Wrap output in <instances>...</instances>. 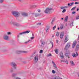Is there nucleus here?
Here are the masks:
<instances>
[{
  "instance_id": "obj_32",
  "label": "nucleus",
  "mask_w": 79,
  "mask_h": 79,
  "mask_svg": "<svg viewBox=\"0 0 79 79\" xmlns=\"http://www.w3.org/2000/svg\"><path fill=\"white\" fill-rule=\"evenodd\" d=\"M52 72L53 74H55L56 73V72L54 70H52Z\"/></svg>"
},
{
  "instance_id": "obj_19",
  "label": "nucleus",
  "mask_w": 79,
  "mask_h": 79,
  "mask_svg": "<svg viewBox=\"0 0 79 79\" xmlns=\"http://www.w3.org/2000/svg\"><path fill=\"white\" fill-rule=\"evenodd\" d=\"M74 4V2H72L71 3H68V6H71L72 5H73Z\"/></svg>"
},
{
  "instance_id": "obj_45",
  "label": "nucleus",
  "mask_w": 79,
  "mask_h": 79,
  "mask_svg": "<svg viewBox=\"0 0 79 79\" xmlns=\"http://www.w3.org/2000/svg\"><path fill=\"white\" fill-rule=\"evenodd\" d=\"M79 19V15L77 16L76 18V19Z\"/></svg>"
},
{
  "instance_id": "obj_22",
  "label": "nucleus",
  "mask_w": 79,
  "mask_h": 79,
  "mask_svg": "<svg viewBox=\"0 0 79 79\" xmlns=\"http://www.w3.org/2000/svg\"><path fill=\"white\" fill-rule=\"evenodd\" d=\"M39 14L38 13H36L35 14V17H37V16H39Z\"/></svg>"
},
{
  "instance_id": "obj_2",
  "label": "nucleus",
  "mask_w": 79,
  "mask_h": 79,
  "mask_svg": "<svg viewBox=\"0 0 79 79\" xmlns=\"http://www.w3.org/2000/svg\"><path fill=\"white\" fill-rule=\"evenodd\" d=\"M52 10V8L48 7L44 10V13L46 14L50 13V12H51Z\"/></svg>"
},
{
  "instance_id": "obj_49",
  "label": "nucleus",
  "mask_w": 79,
  "mask_h": 79,
  "mask_svg": "<svg viewBox=\"0 0 79 79\" xmlns=\"http://www.w3.org/2000/svg\"><path fill=\"white\" fill-rule=\"evenodd\" d=\"M31 39L32 40L33 39H34V37H31Z\"/></svg>"
},
{
  "instance_id": "obj_28",
  "label": "nucleus",
  "mask_w": 79,
  "mask_h": 79,
  "mask_svg": "<svg viewBox=\"0 0 79 79\" xmlns=\"http://www.w3.org/2000/svg\"><path fill=\"white\" fill-rule=\"evenodd\" d=\"M50 43H51L52 45V48H53V43L52 41H50Z\"/></svg>"
},
{
  "instance_id": "obj_17",
  "label": "nucleus",
  "mask_w": 79,
  "mask_h": 79,
  "mask_svg": "<svg viewBox=\"0 0 79 79\" xmlns=\"http://www.w3.org/2000/svg\"><path fill=\"white\" fill-rule=\"evenodd\" d=\"M54 51L56 53V54H58V49L57 48L55 49L54 50Z\"/></svg>"
},
{
  "instance_id": "obj_30",
  "label": "nucleus",
  "mask_w": 79,
  "mask_h": 79,
  "mask_svg": "<svg viewBox=\"0 0 79 79\" xmlns=\"http://www.w3.org/2000/svg\"><path fill=\"white\" fill-rule=\"evenodd\" d=\"M54 69H56V70H57L58 69V68H57V66L56 65V66H54Z\"/></svg>"
},
{
  "instance_id": "obj_63",
  "label": "nucleus",
  "mask_w": 79,
  "mask_h": 79,
  "mask_svg": "<svg viewBox=\"0 0 79 79\" xmlns=\"http://www.w3.org/2000/svg\"><path fill=\"white\" fill-rule=\"evenodd\" d=\"M71 1H74V0H71Z\"/></svg>"
},
{
  "instance_id": "obj_3",
  "label": "nucleus",
  "mask_w": 79,
  "mask_h": 79,
  "mask_svg": "<svg viewBox=\"0 0 79 79\" xmlns=\"http://www.w3.org/2000/svg\"><path fill=\"white\" fill-rule=\"evenodd\" d=\"M27 52L26 51H17L16 52V54H20V53H26Z\"/></svg>"
},
{
  "instance_id": "obj_4",
  "label": "nucleus",
  "mask_w": 79,
  "mask_h": 79,
  "mask_svg": "<svg viewBox=\"0 0 79 79\" xmlns=\"http://www.w3.org/2000/svg\"><path fill=\"white\" fill-rule=\"evenodd\" d=\"M69 47H70V43H67V45H66L64 49L66 50V51H67V50L69 48Z\"/></svg>"
},
{
  "instance_id": "obj_1",
  "label": "nucleus",
  "mask_w": 79,
  "mask_h": 79,
  "mask_svg": "<svg viewBox=\"0 0 79 79\" xmlns=\"http://www.w3.org/2000/svg\"><path fill=\"white\" fill-rule=\"evenodd\" d=\"M12 13L13 15L16 18H18L20 16V13L17 11H13L12 12Z\"/></svg>"
},
{
  "instance_id": "obj_20",
  "label": "nucleus",
  "mask_w": 79,
  "mask_h": 79,
  "mask_svg": "<svg viewBox=\"0 0 79 79\" xmlns=\"http://www.w3.org/2000/svg\"><path fill=\"white\" fill-rule=\"evenodd\" d=\"M68 37L66 36H65V38L64 40V42L66 43V42H67L68 41Z\"/></svg>"
},
{
  "instance_id": "obj_31",
  "label": "nucleus",
  "mask_w": 79,
  "mask_h": 79,
  "mask_svg": "<svg viewBox=\"0 0 79 79\" xmlns=\"http://www.w3.org/2000/svg\"><path fill=\"white\" fill-rule=\"evenodd\" d=\"M24 34V32H22V33H20L19 34V35H23V34Z\"/></svg>"
},
{
  "instance_id": "obj_64",
  "label": "nucleus",
  "mask_w": 79,
  "mask_h": 79,
  "mask_svg": "<svg viewBox=\"0 0 79 79\" xmlns=\"http://www.w3.org/2000/svg\"><path fill=\"white\" fill-rule=\"evenodd\" d=\"M58 79H61V78H58Z\"/></svg>"
},
{
  "instance_id": "obj_48",
  "label": "nucleus",
  "mask_w": 79,
  "mask_h": 79,
  "mask_svg": "<svg viewBox=\"0 0 79 79\" xmlns=\"http://www.w3.org/2000/svg\"><path fill=\"white\" fill-rule=\"evenodd\" d=\"M3 2V0H0V3H2Z\"/></svg>"
},
{
  "instance_id": "obj_52",
  "label": "nucleus",
  "mask_w": 79,
  "mask_h": 79,
  "mask_svg": "<svg viewBox=\"0 0 79 79\" xmlns=\"http://www.w3.org/2000/svg\"><path fill=\"white\" fill-rule=\"evenodd\" d=\"M41 25V23H38L37 24V25H38V26H40V25Z\"/></svg>"
},
{
  "instance_id": "obj_40",
  "label": "nucleus",
  "mask_w": 79,
  "mask_h": 79,
  "mask_svg": "<svg viewBox=\"0 0 79 79\" xmlns=\"http://www.w3.org/2000/svg\"><path fill=\"white\" fill-rule=\"evenodd\" d=\"M69 8V7H68V6H64V8Z\"/></svg>"
},
{
  "instance_id": "obj_29",
  "label": "nucleus",
  "mask_w": 79,
  "mask_h": 79,
  "mask_svg": "<svg viewBox=\"0 0 79 79\" xmlns=\"http://www.w3.org/2000/svg\"><path fill=\"white\" fill-rule=\"evenodd\" d=\"M30 40H28L25 43V44H27V43H28V42H30Z\"/></svg>"
},
{
  "instance_id": "obj_10",
  "label": "nucleus",
  "mask_w": 79,
  "mask_h": 79,
  "mask_svg": "<svg viewBox=\"0 0 79 79\" xmlns=\"http://www.w3.org/2000/svg\"><path fill=\"white\" fill-rule=\"evenodd\" d=\"M13 25L14 26H16L17 27H19L20 26V25L17 23H16V22H14L13 23Z\"/></svg>"
},
{
  "instance_id": "obj_43",
  "label": "nucleus",
  "mask_w": 79,
  "mask_h": 79,
  "mask_svg": "<svg viewBox=\"0 0 79 79\" xmlns=\"http://www.w3.org/2000/svg\"><path fill=\"white\" fill-rule=\"evenodd\" d=\"M43 52V50H40V53H42Z\"/></svg>"
},
{
  "instance_id": "obj_27",
  "label": "nucleus",
  "mask_w": 79,
  "mask_h": 79,
  "mask_svg": "<svg viewBox=\"0 0 79 79\" xmlns=\"http://www.w3.org/2000/svg\"><path fill=\"white\" fill-rule=\"evenodd\" d=\"M44 42H41V46L42 47L43 46H44Z\"/></svg>"
},
{
  "instance_id": "obj_35",
  "label": "nucleus",
  "mask_w": 79,
  "mask_h": 79,
  "mask_svg": "<svg viewBox=\"0 0 79 79\" xmlns=\"http://www.w3.org/2000/svg\"><path fill=\"white\" fill-rule=\"evenodd\" d=\"M76 7L75 6V7H73L71 10V11H73V10H74L76 8Z\"/></svg>"
},
{
  "instance_id": "obj_26",
  "label": "nucleus",
  "mask_w": 79,
  "mask_h": 79,
  "mask_svg": "<svg viewBox=\"0 0 79 79\" xmlns=\"http://www.w3.org/2000/svg\"><path fill=\"white\" fill-rule=\"evenodd\" d=\"M52 63L54 65L53 67L56 66V64H55V62H54L53 61H52Z\"/></svg>"
},
{
  "instance_id": "obj_8",
  "label": "nucleus",
  "mask_w": 79,
  "mask_h": 79,
  "mask_svg": "<svg viewBox=\"0 0 79 79\" xmlns=\"http://www.w3.org/2000/svg\"><path fill=\"white\" fill-rule=\"evenodd\" d=\"M64 32H62L61 33L60 35V39H63V36H64Z\"/></svg>"
},
{
  "instance_id": "obj_36",
  "label": "nucleus",
  "mask_w": 79,
  "mask_h": 79,
  "mask_svg": "<svg viewBox=\"0 0 79 79\" xmlns=\"http://www.w3.org/2000/svg\"><path fill=\"white\" fill-rule=\"evenodd\" d=\"M7 35H10L11 34V32H8L7 33Z\"/></svg>"
},
{
  "instance_id": "obj_13",
  "label": "nucleus",
  "mask_w": 79,
  "mask_h": 79,
  "mask_svg": "<svg viewBox=\"0 0 79 79\" xmlns=\"http://www.w3.org/2000/svg\"><path fill=\"white\" fill-rule=\"evenodd\" d=\"M34 59L35 61H38V56H36L34 58Z\"/></svg>"
},
{
  "instance_id": "obj_24",
  "label": "nucleus",
  "mask_w": 79,
  "mask_h": 79,
  "mask_svg": "<svg viewBox=\"0 0 79 79\" xmlns=\"http://www.w3.org/2000/svg\"><path fill=\"white\" fill-rule=\"evenodd\" d=\"M56 35L57 37H59V35H60V33H59V32H57L56 33Z\"/></svg>"
},
{
  "instance_id": "obj_56",
  "label": "nucleus",
  "mask_w": 79,
  "mask_h": 79,
  "mask_svg": "<svg viewBox=\"0 0 79 79\" xmlns=\"http://www.w3.org/2000/svg\"><path fill=\"white\" fill-rule=\"evenodd\" d=\"M23 63H26V61H23Z\"/></svg>"
},
{
  "instance_id": "obj_11",
  "label": "nucleus",
  "mask_w": 79,
  "mask_h": 79,
  "mask_svg": "<svg viewBox=\"0 0 79 79\" xmlns=\"http://www.w3.org/2000/svg\"><path fill=\"white\" fill-rule=\"evenodd\" d=\"M3 39L4 40H8L9 39L8 36L6 35H4Z\"/></svg>"
},
{
  "instance_id": "obj_7",
  "label": "nucleus",
  "mask_w": 79,
  "mask_h": 79,
  "mask_svg": "<svg viewBox=\"0 0 79 79\" xmlns=\"http://www.w3.org/2000/svg\"><path fill=\"white\" fill-rule=\"evenodd\" d=\"M59 56H60L61 59H64V56H63V53L62 52H61L59 54Z\"/></svg>"
},
{
  "instance_id": "obj_25",
  "label": "nucleus",
  "mask_w": 79,
  "mask_h": 79,
  "mask_svg": "<svg viewBox=\"0 0 79 79\" xmlns=\"http://www.w3.org/2000/svg\"><path fill=\"white\" fill-rule=\"evenodd\" d=\"M54 21H55L54 19H52V21L51 22V24L53 25V22H54Z\"/></svg>"
},
{
  "instance_id": "obj_6",
  "label": "nucleus",
  "mask_w": 79,
  "mask_h": 79,
  "mask_svg": "<svg viewBox=\"0 0 79 79\" xmlns=\"http://www.w3.org/2000/svg\"><path fill=\"white\" fill-rule=\"evenodd\" d=\"M77 44V41H76V40H75L73 42L72 45V47L73 48H74V47H75V46H76V45Z\"/></svg>"
},
{
  "instance_id": "obj_15",
  "label": "nucleus",
  "mask_w": 79,
  "mask_h": 79,
  "mask_svg": "<svg viewBox=\"0 0 79 79\" xmlns=\"http://www.w3.org/2000/svg\"><path fill=\"white\" fill-rule=\"evenodd\" d=\"M35 6H36L35 5H31L30 6V8H34V7H35Z\"/></svg>"
},
{
  "instance_id": "obj_55",
  "label": "nucleus",
  "mask_w": 79,
  "mask_h": 79,
  "mask_svg": "<svg viewBox=\"0 0 79 79\" xmlns=\"http://www.w3.org/2000/svg\"><path fill=\"white\" fill-rule=\"evenodd\" d=\"M38 12H40V10H38Z\"/></svg>"
},
{
  "instance_id": "obj_33",
  "label": "nucleus",
  "mask_w": 79,
  "mask_h": 79,
  "mask_svg": "<svg viewBox=\"0 0 79 79\" xmlns=\"http://www.w3.org/2000/svg\"><path fill=\"white\" fill-rule=\"evenodd\" d=\"M65 60H61L60 61L61 62H62V63H64V62H65Z\"/></svg>"
},
{
  "instance_id": "obj_14",
  "label": "nucleus",
  "mask_w": 79,
  "mask_h": 79,
  "mask_svg": "<svg viewBox=\"0 0 79 79\" xmlns=\"http://www.w3.org/2000/svg\"><path fill=\"white\" fill-rule=\"evenodd\" d=\"M22 15L23 16H27L28 14L27 13H23L22 14Z\"/></svg>"
},
{
  "instance_id": "obj_12",
  "label": "nucleus",
  "mask_w": 79,
  "mask_h": 79,
  "mask_svg": "<svg viewBox=\"0 0 79 79\" xmlns=\"http://www.w3.org/2000/svg\"><path fill=\"white\" fill-rule=\"evenodd\" d=\"M65 55L66 56H69V51H66L65 54Z\"/></svg>"
},
{
  "instance_id": "obj_38",
  "label": "nucleus",
  "mask_w": 79,
  "mask_h": 79,
  "mask_svg": "<svg viewBox=\"0 0 79 79\" xmlns=\"http://www.w3.org/2000/svg\"><path fill=\"white\" fill-rule=\"evenodd\" d=\"M16 75V74H15V73H13L12 74L13 77H15V76Z\"/></svg>"
},
{
  "instance_id": "obj_51",
  "label": "nucleus",
  "mask_w": 79,
  "mask_h": 79,
  "mask_svg": "<svg viewBox=\"0 0 79 79\" xmlns=\"http://www.w3.org/2000/svg\"><path fill=\"white\" fill-rule=\"evenodd\" d=\"M48 28H47V29H46V32H48Z\"/></svg>"
},
{
  "instance_id": "obj_9",
  "label": "nucleus",
  "mask_w": 79,
  "mask_h": 79,
  "mask_svg": "<svg viewBox=\"0 0 79 79\" xmlns=\"http://www.w3.org/2000/svg\"><path fill=\"white\" fill-rule=\"evenodd\" d=\"M76 54H75V53H73L72 54V56H73V57H76L77 56H79V55L78 54V53H77V52H76Z\"/></svg>"
},
{
  "instance_id": "obj_23",
  "label": "nucleus",
  "mask_w": 79,
  "mask_h": 79,
  "mask_svg": "<svg viewBox=\"0 0 79 79\" xmlns=\"http://www.w3.org/2000/svg\"><path fill=\"white\" fill-rule=\"evenodd\" d=\"M29 32H30V31H26L24 32V34H25V33L28 34V33H29Z\"/></svg>"
},
{
  "instance_id": "obj_34",
  "label": "nucleus",
  "mask_w": 79,
  "mask_h": 79,
  "mask_svg": "<svg viewBox=\"0 0 79 79\" xmlns=\"http://www.w3.org/2000/svg\"><path fill=\"white\" fill-rule=\"evenodd\" d=\"M56 27V25H55L53 28V30H55Z\"/></svg>"
},
{
  "instance_id": "obj_46",
  "label": "nucleus",
  "mask_w": 79,
  "mask_h": 79,
  "mask_svg": "<svg viewBox=\"0 0 79 79\" xmlns=\"http://www.w3.org/2000/svg\"><path fill=\"white\" fill-rule=\"evenodd\" d=\"M13 71V69H11L10 70V72H11V73H12Z\"/></svg>"
},
{
  "instance_id": "obj_37",
  "label": "nucleus",
  "mask_w": 79,
  "mask_h": 79,
  "mask_svg": "<svg viewBox=\"0 0 79 79\" xmlns=\"http://www.w3.org/2000/svg\"><path fill=\"white\" fill-rule=\"evenodd\" d=\"M70 26H73V22H72L71 23L70 25Z\"/></svg>"
},
{
  "instance_id": "obj_21",
  "label": "nucleus",
  "mask_w": 79,
  "mask_h": 79,
  "mask_svg": "<svg viewBox=\"0 0 79 79\" xmlns=\"http://www.w3.org/2000/svg\"><path fill=\"white\" fill-rule=\"evenodd\" d=\"M68 19V16H66L65 19V22H67V21Z\"/></svg>"
},
{
  "instance_id": "obj_47",
  "label": "nucleus",
  "mask_w": 79,
  "mask_h": 79,
  "mask_svg": "<svg viewBox=\"0 0 79 79\" xmlns=\"http://www.w3.org/2000/svg\"><path fill=\"white\" fill-rule=\"evenodd\" d=\"M53 79H58V78L56 77H54Z\"/></svg>"
},
{
  "instance_id": "obj_18",
  "label": "nucleus",
  "mask_w": 79,
  "mask_h": 79,
  "mask_svg": "<svg viewBox=\"0 0 79 79\" xmlns=\"http://www.w3.org/2000/svg\"><path fill=\"white\" fill-rule=\"evenodd\" d=\"M70 64L72 66H74L75 65L74 63V62L73 61H70Z\"/></svg>"
},
{
  "instance_id": "obj_58",
  "label": "nucleus",
  "mask_w": 79,
  "mask_h": 79,
  "mask_svg": "<svg viewBox=\"0 0 79 79\" xmlns=\"http://www.w3.org/2000/svg\"><path fill=\"white\" fill-rule=\"evenodd\" d=\"M56 43H58V40H56Z\"/></svg>"
},
{
  "instance_id": "obj_5",
  "label": "nucleus",
  "mask_w": 79,
  "mask_h": 79,
  "mask_svg": "<svg viewBox=\"0 0 79 79\" xmlns=\"http://www.w3.org/2000/svg\"><path fill=\"white\" fill-rule=\"evenodd\" d=\"M10 65L12 66H13L14 67V69H16V64L14 62H11L10 63Z\"/></svg>"
},
{
  "instance_id": "obj_16",
  "label": "nucleus",
  "mask_w": 79,
  "mask_h": 79,
  "mask_svg": "<svg viewBox=\"0 0 79 79\" xmlns=\"http://www.w3.org/2000/svg\"><path fill=\"white\" fill-rule=\"evenodd\" d=\"M79 45L77 44L76 46V48L75 49L76 51H77V50H79Z\"/></svg>"
},
{
  "instance_id": "obj_39",
  "label": "nucleus",
  "mask_w": 79,
  "mask_h": 79,
  "mask_svg": "<svg viewBox=\"0 0 79 79\" xmlns=\"http://www.w3.org/2000/svg\"><path fill=\"white\" fill-rule=\"evenodd\" d=\"M66 12V9H64L62 11V13H65Z\"/></svg>"
},
{
  "instance_id": "obj_54",
  "label": "nucleus",
  "mask_w": 79,
  "mask_h": 79,
  "mask_svg": "<svg viewBox=\"0 0 79 79\" xmlns=\"http://www.w3.org/2000/svg\"><path fill=\"white\" fill-rule=\"evenodd\" d=\"M72 14H75V13H76V12L75 11H73L72 12Z\"/></svg>"
},
{
  "instance_id": "obj_61",
  "label": "nucleus",
  "mask_w": 79,
  "mask_h": 79,
  "mask_svg": "<svg viewBox=\"0 0 79 79\" xmlns=\"http://www.w3.org/2000/svg\"><path fill=\"white\" fill-rule=\"evenodd\" d=\"M58 30H59V29H60V28L59 27H58L57 28Z\"/></svg>"
},
{
  "instance_id": "obj_57",
  "label": "nucleus",
  "mask_w": 79,
  "mask_h": 79,
  "mask_svg": "<svg viewBox=\"0 0 79 79\" xmlns=\"http://www.w3.org/2000/svg\"><path fill=\"white\" fill-rule=\"evenodd\" d=\"M16 79H21V78L18 77L16 78Z\"/></svg>"
},
{
  "instance_id": "obj_60",
  "label": "nucleus",
  "mask_w": 79,
  "mask_h": 79,
  "mask_svg": "<svg viewBox=\"0 0 79 79\" xmlns=\"http://www.w3.org/2000/svg\"><path fill=\"white\" fill-rule=\"evenodd\" d=\"M61 19H62V20H63V19H63V18H62Z\"/></svg>"
},
{
  "instance_id": "obj_59",
  "label": "nucleus",
  "mask_w": 79,
  "mask_h": 79,
  "mask_svg": "<svg viewBox=\"0 0 79 79\" xmlns=\"http://www.w3.org/2000/svg\"><path fill=\"white\" fill-rule=\"evenodd\" d=\"M77 11H79V8H77Z\"/></svg>"
},
{
  "instance_id": "obj_42",
  "label": "nucleus",
  "mask_w": 79,
  "mask_h": 79,
  "mask_svg": "<svg viewBox=\"0 0 79 79\" xmlns=\"http://www.w3.org/2000/svg\"><path fill=\"white\" fill-rule=\"evenodd\" d=\"M65 62L66 63V64H68V60H65Z\"/></svg>"
},
{
  "instance_id": "obj_62",
  "label": "nucleus",
  "mask_w": 79,
  "mask_h": 79,
  "mask_svg": "<svg viewBox=\"0 0 79 79\" xmlns=\"http://www.w3.org/2000/svg\"><path fill=\"white\" fill-rule=\"evenodd\" d=\"M19 2H21V0H19Z\"/></svg>"
},
{
  "instance_id": "obj_50",
  "label": "nucleus",
  "mask_w": 79,
  "mask_h": 79,
  "mask_svg": "<svg viewBox=\"0 0 79 79\" xmlns=\"http://www.w3.org/2000/svg\"><path fill=\"white\" fill-rule=\"evenodd\" d=\"M79 2H75V5H77V4H79Z\"/></svg>"
},
{
  "instance_id": "obj_41",
  "label": "nucleus",
  "mask_w": 79,
  "mask_h": 79,
  "mask_svg": "<svg viewBox=\"0 0 79 79\" xmlns=\"http://www.w3.org/2000/svg\"><path fill=\"white\" fill-rule=\"evenodd\" d=\"M63 26H61L60 27V29H63Z\"/></svg>"
},
{
  "instance_id": "obj_44",
  "label": "nucleus",
  "mask_w": 79,
  "mask_h": 79,
  "mask_svg": "<svg viewBox=\"0 0 79 79\" xmlns=\"http://www.w3.org/2000/svg\"><path fill=\"white\" fill-rule=\"evenodd\" d=\"M60 9H61V10H63V9H64V7H60Z\"/></svg>"
},
{
  "instance_id": "obj_53",
  "label": "nucleus",
  "mask_w": 79,
  "mask_h": 79,
  "mask_svg": "<svg viewBox=\"0 0 79 79\" xmlns=\"http://www.w3.org/2000/svg\"><path fill=\"white\" fill-rule=\"evenodd\" d=\"M49 56H52V54H49L48 55Z\"/></svg>"
}]
</instances>
